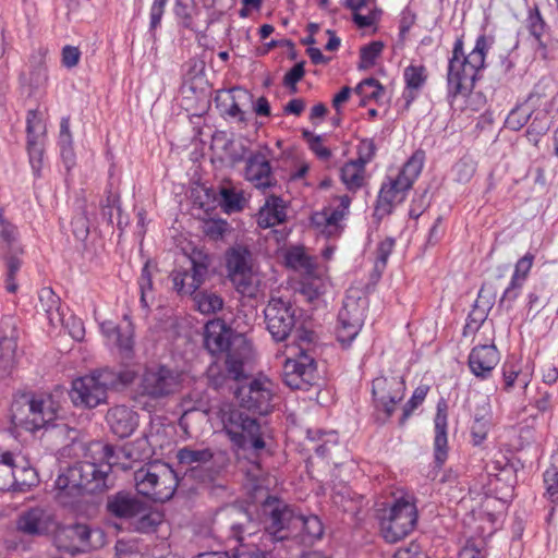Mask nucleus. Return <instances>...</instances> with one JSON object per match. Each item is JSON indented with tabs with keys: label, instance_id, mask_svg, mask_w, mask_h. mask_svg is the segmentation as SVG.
<instances>
[{
	"label": "nucleus",
	"instance_id": "11",
	"mask_svg": "<svg viewBox=\"0 0 558 558\" xmlns=\"http://www.w3.org/2000/svg\"><path fill=\"white\" fill-rule=\"evenodd\" d=\"M417 509L413 502L398 499L381 518L380 531L388 543H397L408 536L416 526Z\"/></svg>",
	"mask_w": 558,
	"mask_h": 558
},
{
	"label": "nucleus",
	"instance_id": "50",
	"mask_svg": "<svg viewBox=\"0 0 558 558\" xmlns=\"http://www.w3.org/2000/svg\"><path fill=\"white\" fill-rule=\"evenodd\" d=\"M354 90L363 98V102L369 99L379 101L385 94V87L374 77L363 80L357 84Z\"/></svg>",
	"mask_w": 558,
	"mask_h": 558
},
{
	"label": "nucleus",
	"instance_id": "15",
	"mask_svg": "<svg viewBox=\"0 0 558 558\" xmlns=\"http://www.w3.org/2000/svg\"><path fill=\"white\" fill-rule=\"evenodd\" d=\"M405 384L401 376H379L372 383V395L375 410L383 414L381 423L391 417L396 405L403 399ZM377 420H380L379 415Z\"/></svg>",
	"mask_w": 558,
	"mask_h": 558
},
{
	"label": "nucleus",
	"instance_id": "61",
	"mask_svg": "<svg viewBox=\"0 0 558 558\" xmlns=\"http://www.w3.org/2000/svg\"><path fill=\"white\" fill-rule=\"evenodd\" d=\"M428 388L427 387H417L412 398L405 403L403 407L402 416L400 418V424H404V422L409 418V416L412 414L413 410L424 401Z\"/></svg>",
	"mask_w": 558,
	"mask_h": 558
},
{
	"label": "nucleus",
	"instance_id": "23",
	"mask_svg": "<svg viewBox=\"0 0 558 558\" xmlns=\"http://www.w3.org/2000/svg\"><path fill=\"white\" fill-rule=\"evenodd\" d=\"M16 320L5 316L0 320V379L9 376L15 364L17 348Z\"/></svg>",
	"mask_w": 558,
	"mask_h": 558
},
{
	"label": "nucleus",
	"instance_id": "60",
	"mask_svg": "<svg viewBox=\"0 0 558 558\" xmlns=\"http://www.w3.org/2000/svg\"><path fill=\"white\" fill-rule=\"evenodd\" d=\"M376 154V145L372 138L361 140L357 145V161L360 165L366 166L373 160Z\"/></svg>",
	"mask_w": 558,
	"mask_h": 558
},
{
	"label": "nucleus",
	"instance_id": "25",
	"mask_svg": "<svg viewBox=\"0 0 558 558\" xmlns=\"http://www.w3.org/2000/svg\"><path fill=\"white\" fill-rule=\"evenodd\" d=\"M244 178L254 187L263 191L277 185L270 162L262 151L252 153L247 157Z\"/></svg>",
	"mask_w": 558,
	"mask_h": 558
},
{
	"label": "nucleus",
	"instance_id": "2",
	"mask_svg": "<svg viewBox=\"0 0 558 558\" xmlns=\"http://www.w3.org/2000/svg\"><path fill=\"white\" fill-rule=\"evenodd\" d=\"M92 460H84L66 468L56 480L57 499L63 506H73L84 494H101L116 485L113 466L122 470L132 468L131 452L126 447L116 449L100 441L90 444Z\"/></svg>",
	"mask_w": 558,
	"mask_h": 558
},
{
	"label": "nucleus",
	"instance_id": "58",
	"mask_svg": "<svg viewBox=\"0 0 558 558\" xmlns=\"http://www.w3.org/2000/svg\"><path fill=\"white\" fill-rule=\"evenodd\" d=\"M117 336L116 344L119 348L120 354L123 359H131L133 355L134 340L130 332L123 333L120 328H113Z\"/></svg>",
	"mask_w": 558,
	"mask_h": 558
},
{
	"label": "nucleus",
	"instance_id": "14",
	"mask_svg": "<svg viewBox=\"0 0 558 558\" xmlns=\"http://www.w3.org/2000/svg\"><path fill=\"white\" fill-rule=\"evenodd\" d=\"M367 304V300L357 295V292H352L345 296L343 306L338 314L336 329L337 340L343 348H348L359 335L364 324Z\"/></svg>",
	"mask_w": 558,
	"mask_h": 558
},
{
	"label": "nucleus",
	"instance_id": "30",
	"mask_svg": "<svg viewBox=\"0 0 558 558\" xmlns=\"http://www.w3.org/2000/svg\"><path fill=\"white\" fill-rule=\"evenodd\" d=\"M251 99L252 95L246 90L234 87L229 90H219L215 97L216 107L221 116L236 118L241 123H247L246 112L241 109V99Z\"/></svg>",
	"mask_w": 558,
	"mask_h": 558
},
{
	"label": "nucleus",
	"instance_id": "37",
	"mask_svg": "<svg viewBox=\"0 0 558 558\" xmlns=\"http://www.w3.org/2000/svg\"><path fill=\"white\" fill-rule=\"evenodd\" d=\"M342 218L343 211L326 208L311 216V225L326 238H331L339 232Z\"/></svg>",
	"mask_w": 558,
	"mask_h": 558
},
{
	"label": "nucleus",
	"instance_id": "9",
	"mask_svg": "<svg viewBox=\"0 0 558 558\" xmlns=\"http://www.w3.org/2000/svg\"><path fill=\"white\" fill-rule=\"evenodd\" d=\"M23 253L19 229L5 217L4 209L0 207V258L4 260L7 266L5 288L10 293L17 290L15 275L22 266L21 256Z\"/></svg>",
	"mask_w": 558,
	"mask_h": 558
},
{
	"label": "nucleus",
	"instance_id": "62",
	"mask_svg": "<svg viewBox=\"0 0 558 558\" xmlns=\"http://www.w3.org/2000/svg\"><path fill=\"white\" fill-rule=\"evenodd\" d=\"M59 145L61 147V153L63 156L65 155V153H72L73 138L70 131V117H63L61 119Z\"/></svg>",
	"mask_w": 558,
	"mask_h": 558
},
{
	"label": "nucleus",
	"instance_id": "19",
	"mask_svg": "<svg viewBox=\"0 0 558 558\" xmlns=\"http://www.w3.org/2000/svg\"><path fill=\"white\" fill-rule=\"evenodd\" d=\"M57 527L52 512L44 507H32L19 513L15 520L16 531L28 537L48 535Z\"/></svg>",
	"mask_w": 558,
	"mask_h": 558
},
{
	"label": "nucleus",
	"instance_id": "52",
	"mask_svg": "<svg viewBox=\"0 0 558 558\" xmlns=\"http://www.w3.org/2000/svg\"><path fill=\"white\" fill-rule=\"evenodd\" d=\"M489 428L490 417L486 414H476L471 426L472 444L480 446L486 439Z\"/></svg>",
	"mask_w": 558,
	"mask_h": 558
},
{
	"label": "nucleus",
	"instance_id": "22",
	"mask_svg": "<svg viewBox=\"0 0 558 558\" xmlns=\"http://www.w3.org/2000/svg\"><path fill=\"white\" fill-rule=\"evenodd\" d=\"M54 544L60 551L75 556L89 548L90 527L85 523L58 526L53 530Z\"/></svg>",
	"mask_w": 558,
	"mask_h": 558
},
{
	"label": "nucleus",
	"instance_id": "64",
	"mask_svg": "<svg viewBox=\"0 0 558 558\" xmlns=\"http://www.w3.org/2000/svg\"><path fill=\"white\" fill-rule=\"evenodd\" d=\"M393 558H429L420 543L411 542L408 546L398 549Z\"/></svg>",
	"mask_w": 558,
	"mask_h": 558
},
{
	"label": "nucleus",
	"instance_id": "18",
	"mask_svg": "<svg viewBox=\"0 0 558 558\" xmlns=\"http://www.w3.org/2000/svg\"><path fill=\"white\" fill-rule=\"evenodd\" d=\"M241 344H245L244 338L235 335L223 320L215 319L205 325L204 347L211 355L226 353L228 356L229 352H240L234 347Z\"/></svg>",
	"mask_w": 558,
	"mask_h": 558
},
{
	"label": "nucleus",
	"instance_id": "28",
	"mask_svg": "<svg viewBox=\"0 0 558 558\" xmlns=\"http://www.w3.org/2000/svg\"><path fill=\"white\" fill-rule=\"evenodd\" d=\"M448 413L447 404L440 401L437 404L436 415L434 417V463L435 468L441 469L448 458Z\"/></svg>",
	"mask_w": 558,
	"mask_h": 558
},
{
	"label": "nucleus",
	"instance_id": "16",
	"mask_svg": "<svg viewBox=\"0 0 558 558\" xmlns=\"http://www.w3.org/2000/svg\"><path fill=\"white\" fill-rule=\"evenodd\" d=\"M244 354L242 352H229L223 364L211 363L207 368L208 386L217 391H235L243 379H246L244 373Z\"/></svg>",
	"mask_w": 558,
	"mask_h": 558
},
{
	"label": "nucleus",
	"instance_id": "42",
	"mask_svg": "<svg viewBox=\"0 0 558 558\" xmlns=\"http://www.w3.org/2000/svg\"><path fill=\"white\" fill-rule=\"evenodd\" d=\"M286 266L306 274L311 275L314 271V265L312 263L311 257L304 252L303 247L294 246L287 251L284 255Z\"/></svg>",
	"mask_w": 558,
	"mask_h": 558
},
{
	"label": "nucleus",
	"instance_id": "56",
	"mask_svg": "<svg viewBox=\"0 0 558 558\" xmlns=\"http://www.w3.org/2000/svg\"><path fill=\"white\" fill-rule=\"evenodd\" d=\"M487 551L483 539H469L459 553L458 558H486Z\"/></svg>",
	"mask_w": 558,
	"mask_h": 558
},
{
	"label": "nucleus",
	"instance_id": "26",
	"mask_svg": "<svg viewBox=\"0 0 558 558\" xmlns=\"http://www.w3.org/2000/svg\"><path fill=\"white\" fill-rule=\"evenodd\" d=\"M144 502L136 494L120 490L107 497L106 510L113 518L131 521L143 512Z\"/></svg>",
	"mask_w": 558,
	"mask_h": 558
},
{
	"label": "nucleus",
	"instance_id": "40",
	"mask_svg": "<svg viewBox=\"0 0 558 558\" xmlns=\"http://www.w3.org/2000/svg\"><path fill=\"white\" fill-rule=\"evenodd\" d=\"M405 87L409 92L408 105L415 98L416 93L425 85L428 74L424 65H409L404 69Z\"/></svg>",
	"mask_w": 558,
	"mask_h": 558
},
{
	"label": "nucleus",
	"instance_id": "20",
	"mask_svg": "<svg viewBox=\"0 0 558 558\" xmlns=\"http://www.w3.org/2000/svg\"><path fill=\"white\" fill-rule=\"evenodd\" d=\"M218 520L229 530L230 536L238 542H244L246 536H253L257 532L258 523L252 514L242 506L228 505L218 512Z\"/></svg>",
	"mask_w": 558,
	"mask_h": 558
},
{
	"label": "nucleus",
	"instance_id": "38",
	"mask_svg": "<svg viewBox=\"0 0 558 558\" xmlns=\"http://www.w3.org/2000/svg\"><path fill=\"white\" fill-rule=\"evenodd\" d=\"M38 311L46 314L49 324L53 327L63 324V314L60 311V298L49 288H43L38 293Z\"/></svg>",
	"mask_w": 558,
	"mask_h": 558
},
{
	"label": "nucleus",
	"instance_id": "34",
	"mask_svg": "<svg viewBox=\"0 0 558 558\" xmlns=\"http://www.w3.org/2000/svg\"><path fill=\"white\" fill-rule=\"evenodd\" d=\"M76 208L77 211L71 220L72 233L77 240L85 241L90 229L99 223L95 215L96 206L94 204L88 205L85 199H81L77 202Z\"/></svg>",
	"mask_w": 558,
	"mask_h": 558
},
{
	"label": "nucleus",
	"instance_id": "35",
	"mask_svg": "<svg viewBox=\"0 0 558 558\" xmlns=\"http://www.w3.org/2000/svg\"><path fill=\"white\" fill-rule=\"evenodd\" d=\"M287 219L286 205L281 197L269 195L257 214V225L267 229L284 222Z\"/></svg>",
	"mask_w": 558,
	"mask_h": 558
},
{
	"label": "nucleus",
	"instance_id": "59",
	"mask_svg": "<svg viewBox=\"0 0 558 558\" xmlns=\"http://www.w3.org/2000/svg\"><path fill=\"white\" fill-rule=\"evenodd\" d=\"M229 225L222 219H210L204 223V233L211 240L222 239L228 231Z\"/></svg>",
	"mask_w": 558,
	"mask_h": 558
},
{
	"label": "nucleus",
	"instance_id": "49",
	"mask_svg": "<svg viewBox=\"0 0 558 558\" xmlns=\"http://www.w3.org/2000/svg\"><path fill=\"white\" fill-rule=\"evenodd\" d=\"M117 209L120 214L121 205H120V195L118 193L112 192V185L106 190V198L100 202V219L106 222L108 227L113 226V209Z\"/></svg>",
	"mask_w": 558,
	"mask_h": 558
},
{
	"label": "nucleus",
	"instance_id": "1",
	"mask_svg": "<svg viewBox=\"0 0 558 558\" xmlns=\"http://www.w3.org/2000/svg\"><path fill=\"white\" fill-rule=\"evenodd\" d=\"M267 330L276 341H284L292 333L293 356L286 360L283 383L291 389L307 390L319 380L315 360V332L306 329L300 317L302 310L281 298H271L264 310Z\"/></svg>",
	"mask_w": 558,
	"mask_h": 558
},
{
	"label": "nucleus",
	"instance_id": "7",
	"mask_svg": "<svg viewBox=\"0 0 558 558\" xmlns=\"http://www.w3.org/2000/svg\"><path fill=\"white\" fill-rule=\"evenodd\" d=\"M221 421L226 434L238 448L251 449L255 453L265 449L264 432L256 417L241 409H229L222 412Z\"/></svg>",
	"mask_w": 558,
	"mask_h": 558
},
{
	"label": "nucleus",
	"instance_id": "31",
	"mask_svg": "<svg viewBox=\"0 0 558 558\" xmlns=\"http://www.w3.org/2000/svg\"><path fill=\"white\" fill-rule=\"evenodd\" d=\"M37 402V395L22 393L14 398L11 404V421L15 427L23 428L28 432H35L33 420L35 414V407Z\"/></svg>",
	"mask_w": 558,
	"mask_h": 558
},
{
	"label": "nucleus",
	"instance_id": "12",
	"mask_svg": "<svg viewBox=\"0 0 558 558\" xmlns=\"http://www.w3.org/2000/svg\"><path fill=\"white\" fill-rule=\"evenodd\" d=\"M191 268L174 269L170 274L173 290L180 295H193L209 277L211 258L201 250H193L190 255Z\"/></svg>",
	"mask_w": 558,
	"mask_h": 558
},
{
	"label": "nucleus",
	"instance_id": "6",
	"mask_svg": "<svg viewBox=\"0 0 558 558\" xmlns=\"http://www.w3.org/2000/svg\"><path fill=\"white\" fill-rule=\"evenodd\" d=\"M134 482L140 495L156 502L169 500L178 487L177 473L166 463L149 464L136 470Z\"/></svg>",
	"mask_w": 558,
	"mask_h": 558
},
{
	"label": "nucleus",
	"instance_id": "32",
	"mask_svg": "<svg viewBox=\"0 0 558 558\" xmlns=\"http://www.w3.org/2000/svg\"><path fill=\"white\" fill-rule=\"evenodd\" d=\"M106 420L110 430L119 438L130 437L138 425L137 413L125 405L111 408Z\"/></svg>",
	"mask_w": 558,
	"mask_h": 558
},
{
	"label": "nucleus",
	"instance_id": "5",
	"mask_svg": "<svg viewBox=\"0 0 558 558\" xmlns=\"http://www.w3.org/2000/svg\"><path fill=\"white\" fill-rule=\"evenodd\" d=\"M264 536L272 543L298 536L300 513L284 500L268 496L260 506Z\"/></svg>",
	"mask_w": 558,
	"mask_h": 558
},
{
	"label": "nucleus",
	"instance_id": "21",
	"mask_svg": "<svg viewBox=\"0 0 558 558\" xmlns=\"http://www.w3.org/2000/svg\"><path fill=\"white\" fill-rule=\"evenodd\" d=\"M27 153L36 177H40L45 153L46 126L37 110H29L26 117Z\"/></svg>",
	"mask_w": 558,
	"mask_h": 558
},
{
	"label": "nucleus",
	"instance_id": "47",
	"mask_svg": "<svg viewBox=\"0 0 558 558\" xmlns=\"http://www.w3.org/2000/svg\"><path fill=\"white\" fill-rule=\"evenodd\" d=\"M488 50L487 39L485 35H481L477 37L475 47L468 54L462 57L463 61L474 70L475 74L478 76L480 71L485 65L486 52Z\"/></svg>",
	"mask_w": 558,
	"mask_h": 558
},
{
	"label": "nucleus",
	"instance_id": "27",
	"mask_svg": "<svg viewBox=\"0 0 558 558\" xmlns=\"http://www.w3.org/2000/svg\"><path fill=\"white\" fill-rule=\"evenodd\" d=\"M496 300V289L490 282H485L481 287L477 299L470 312L465 325V331H476L486 320L489 311L494 306Z\"/></svg>",
	"mask_w": 558,
	"mask_h": 558
},
{
	"label": "nucleus",
	"instance_id": "39",
	"mask_svg": "<svg viewBox=\"0 0 558 558\" xmlns=\"http://www.w3.org/2000/svg\"><path fill=\"white\" fill-rule=\"evenodd\" d=\"M302 531L301 542L304 544H313L324 535V524L322 520L315 515H302L300 514V523L298 524V535Z\"/></svg>",
	"mask_w": 558,
	"mask_h": 558
},
{
	"label": "nucleus",
	"instance_id": "48",
	"mask_svg": "<svg viewBox=\"0 0 558 558\" xmlns=\"http://www.w3.org/2000/svg\"><path fill=\"white\" fill-rule=\"evenodd\" d=\"M14 485L11 490L13 492H27L31 487L37 485V472L29 465H19L14 469Z\"/></svg>",
	"mask_w": 558,
	"mask_h": 558
},
{
	"label": "nucleus",
	"instance_id": "63",
	"mask_svg": "<svg viewBox=\"0 0 558 558\" xmlns=\"http://www.w3.org/2000/svg\"><path fill=\"white\" fill-rule=\"evenodd\" d=\"M239 543V546L233 549L231 558H265V551L255 544Z\"/></svg>",
	"mask_w": 558,
	"mask_h": 558
},
{
	"label": "nucleus",
	"instance_id": "43",
	"mask_svg": "<svg viewBox=\"0 0 558 558\" xmlns=\"http://www.w3.org/2000/svg\"><path fill=\"white\" fill-rule=\"evenodd\" d=\"M193 301L197 307V310L202 314H215L222 310L223 307V300L222 298L217 294L216 292L208 291V290H202L197 291L194 296Z\"/></svg>",
	"mask_w": 558,
	"mask_h": 558
},
{
	"label": "nucleus",
	"instance_id": "33",
	"mask_svg": "<svg viewBox=\"0 0 558 558\" xmlns=\"http://www.w3.org/2000/svg\"><path fill=\"white\" fill-rule=\"evenodd\" d=\"M533 262L534 255L532 253H526L517 262L510 283L499 300V307H511L512 302H514L520 294L523 283L532 268Z\"/></svg>",
	"mask_w": 558,
	"mask_h": 558
},
{
	"label": "nucleus",
	"instance_id": "36",
	"mask_svg": "<svg viewBox=\"0 0 558 558\" xmlns=\"http://www.w3.org/2000/svg\"><path fill=\"white\" fill-rule=\"evenodd\" d=\"M59 410L60 404L51 395H37V402L35 407V414L37 415L33 420L35 430L51 426L58 417Z\"/></svg>",
	"mask_w": 558,
	"mask_h": 558
},
{
	"label": "nucleus",
	"instance_id": "17",
	"mask_svg": "<svg viewBox=\"0 0 558 558\" xmlns=\"http://www.w3.org/2000/svg\"><path fill=\"white\" fill-rule=\"evenodd\" d=\"M463 57V39L458 38L453 45L452 57L449 59L447 84L449 95L456 97L458 95L470 94L477 80V75L462 59Z\"/></svg>",
	"mask_w": 558,
	"mask_h": 558
},
{
	"label": "nucleus",
	"instance_id": "10",
	"mask_svg": "<svg viewBox=\"0 0 558 558\" xmlns=\"http://www.w3.org/2000/svg\"><path fill=\"white\" fill-rule=\"evenodd\" d=\"M226 267L236 291L253 296L256 292V280L251 250L240 244L230 247L226 252Z\"/></svg>",
	"mask_w": 558,
	"mask_h": 558
},
{
	"label": "nucleus",
	"instance_id": "13",
	"mask_svg": "<svg viewBox=\"0 0 558 558\" xmlns=\"http://www.w3.org/2000/svg\"><path fill=\"white\" fill-rule=\"evenodd\" d=\"M247 379V377L243 379L234 391V397L239 401L241 410L258 415L268 414L274 408L272 383L268 379Z\"/></svg>",
	"mask_w": 558,
	"mask_h": 558
},
{
	"label": "nucleus",
	"instance_id": "46",
	"mask_svg": "<svg viewBox=\"0 0 558 558\" xmlns=\"http://www.w3.org/2000/svg\"><path fill=\"white\" fill-rule=\"evenodd\" d=\"M17 464L11 451L0 453V490H11L14 485V469Z\"/></svg>",
	"mask_w": 558,
	"mask_h": 558
},
{
	"label": "nucleus",
	"instance_id": "45",
	"mask_svg": "<svg viewBox=\"0 0 558 558\" xmlns=\"http://www.w3.org/2000/svg\"><path fill=\"white\" fill-rule=\"evenodd\" d=\"M219 194V204L225 213H238L244 208L246 199L242 191H236L234 187L223 186L220 189Z\"/></svg>",
	"mask_w": 558,
	"mask_h": 558
},
{
	"label": "nucleus",
	"instance_id": "53",
	"mask_svg": "<svg viewBox=\"0 0 558 558\" xmlns=\"http://www.w3.org/2000/svg\"><path fill=\"white\" fill-rule=\"evenodd\" d=\"M532 111L525 106H518L510 111L508 114L505 125L506 128L519 131L521 130L530 120Z\"/></svg>",
	"mask_w": 558,
	"mask_h": 558
},
{
	"label": "nucleus",
	"instance_id": "44",
	"mask_svg": "<svg viewBox=\"0 0 558 558\" xmlns=\"http://www.w3.org/2000/svg\"><path fill=\"white\" fill-rule=\"evenodd\" d=\"M365 166L350 160L341 168V180L350 191H356L364 183Z\"/></svg>",
	"mask_w": 558,
	"mask_h": 558
},
{
	"label": "nucleus",
	"instance_id": "24",
	"mask_svg": "<svg viewBox=\"0 0 558 558\" xmlns=\"http://www.w3.org/2000/svg\"><path fill=\"white\" fill-rule=\"evenodd\" d=\"M177 458L180 464H195L191 469V473L201 482H211L216 478L217 471L213 466H206L208 463L211 464L214 458L209 448L197 449L186 446L178 451Z\"/></svg>",
	"mask_w": 558,
	"mask_h": 558
},
{
	"label": "nucleus",
	"instance_id": "55",
	"mask_svg": "<svg viewBox=\"0 0 558 558\" xmlns=\"http://www.w3.org/2000/svg\"><path fill=\"white\" fill-rule=\"evenodd\" d=\"M194 0H177L174 13L181 20V24L185 28H191L193 24L192 12L194 10Z\"/></svg>",
	"mask_w": 558,
	"mask_h": 558
},
{
	"label": "nucleus",
	"instance_id": "3",
	"mask_svg": "<svg viewBox=\"0 0 558 558\" xmlns=\"http://www.w3.org/2000/svg\"><path fill=\"white\" fill-rule=\"evenodd\" d=\"M134 379L135 373L131 369L105 367L74 379L69 396L74 407L90 410L107 402L109 389L125 387Z\"/></svg>",
	"mask_w": 558,
	"mask_h": 558
},
{
	"label": "nucleus",
	"instance_id": "51",
	"mask_svg": "<svg viewBox=\"0 0 558 558\" xmlns=\"http://www.w3.org/2000/svg\"><path fill=\"white\" fill-rule=\"evenodd\" d=\"M384 44L379 40L365 45L360 50L359 70H367L375 64L376 59L380 56Z\"/></svg>",
	"mask_w": 558,
	"mask_h": 558
},
{
	"label": "nucleus",
	"instance_id": "57",
	"mask_svg": "<svg viewBox=\"0 0 558 558\" xmlns=\"http://www.w3.org/2000/svg\"><path fill=\"white\" fill-rule=\"evenodd\" d=\"M304 65L305 61L298 62L284 74L283 85L288 87L292 94L298 92L296 84L305 74Z\"/></svg>",
	"mask_w": 558,
	"mask_h": 558
},
{
	"label": "nucleus",
	"instance_id": "41",
	"mask_svg": "<svg viewBox=\"0 0 558 558\" xmlns=\"http://www.w3.org/2000/svg\"><path fill=\"white\" fill-rule=\"evenodd\" d=\"M162 514L159 511L151 510L149 506L144 502V510L132 520V526L138 533H154L162 522Z\"/></svg>",
	"mask_w": 558,
	"mask_h": 558
},
{
	"label": "nucleus",
	"instance_id": "29",
	"mask_svg": "<svg viewBox=\"0 0 558 558\" xmlns=\"http://www.w3.org/2000/svg\"><path fill=\"white\" fill-rule=\"evenodd\" d=\"M499 362V352L494 344L477 345L469 355V367L478 378H487Z\"/></svg>",
	"mask_w": 558,
	"mask_h": 558
},
{
	"label": "nucleus",
	"instance_id": "8",
	"mask_svg": "<svg viewBox=\"0 0 558 558\" xmlns=\"http://www.w3.org/2000/svg\"><path fill=\"white\" fill-rule=\"evenodd\" d=\"M183 375L177 368L167 365L146 367L140 383L142 396L151 400L167 399L180 392Z\"/></svg>",
	"mask_w": 558,
	"mask_h": 558
},
{
	"label": "nucleus",
	"instance_id": "4",
	"mask_svg": "<svg viewBox=\"0 0 558 558\" xmlns=\"http://www.w3.org/2000/svg\"><path fill=\"white\" fill-rule=\"evenodd\" d=\"M424 161L425 151L415 150L403 165L397 178L383 183L374 211V216L378 220L391 214L396 204L403 202L407 192L412 189L414 181L421 174Z\"/></svg>",
	"mask_w": 558,
	"mask_h": 558
},
{
	"label": "nucleus",
	"instance_id": "54",
	"mask_svg": "<svg viewBox=\"0 0 558 558\" xmlns=\"http://www.w3.org/2000/svg\"><path fill=\"white\" fill-rule=\"evenodd\" d=\"M546 492L551 501L558 500V456L553 459L550 466L544 472Z\"/></svg>",
	"mask_w": 558,
	"mask_h": 558
}]
</instances>
